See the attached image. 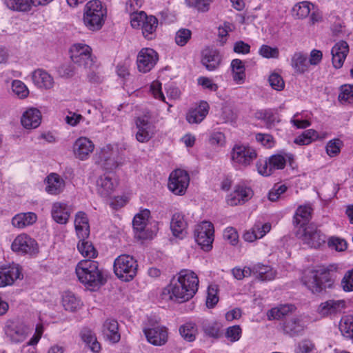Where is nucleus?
<instances>
[{
    "instance_id": "1",
    "label": "nucleus",
    "mask_w": 353,
    "mask_h": 353,
    "mask_svg": "<svg viewBox=\"0 0 353 353\" xmlns=\"http://www.w3.org/2000/svg\"><path fill=\"white\" fill-rule=\"evenodd\" d=\"M199 279L196 274L187 270H181L176 280H173L165 287L162 299L183 303L192 299L198 290Z\"/></svg>"
},
{
    "instance_id": "2",
    "label": "nucleus",
    "mask_w": 353,
    "mask_h": 353,
    "mask_svg": "<svg viewBox=\"0 0 353 353\" xmlns=\"http://www.w3.org/2000/svg\"><path fill=\"white\" fill-rule=\"evenodd\" d=\"M336 265L321 266L304 273L302 277L303 284L313 294L325 292L327 289L334 287L336 279Z\"/></svg>"
},
{
    "instance_id": "3",
    "label": "nucleus",
    "mask_w": 353,
    "mask_h": 353,
    "mask_svg": "<svg viewBox=\"0 0 353 353\" xmlns=\"http://www.w3.org/2000/svg\"><path fill=\"white\" fill-rule=\"evenodd\" d=\"M75 271L79 281L85 285L98 287L105 282L97 261L82 260L77 264Z\"/></svg>"
},
{
    "instance_id": "4",
    "label": "nucleus",
    "mask_w": 353,
    "mask_h": 353,
    "mask_svg": "<svg viewBox=\"0 0 353 353\" xmlns=\"http://www.w3.org/2000/svg\"><path fill=\"white\" fill-rule=\"evenodd\" d=\"M106 9L99 0H92L84 8L83 23L90 30H100L105 21Z\"/></svg>"
},
{
    "instance_id": "5",
    "label": "nucleus",
    "mask_w": 353,
    "mask_h": 353,
    "mask_svg": "<svg viewBox=\"0 0 353 353\" xmlns=\"http://www.w3.org/2000/svg\"><path fill=\"white\" fill-rule=\"evenodd\" d=\"M138 263L131 255L121 254L114 262V272L122 281H132L137 274Z\"/></svg>"
},
{
    "instance_id": "6",
    "label": "nucleus",
    "mask_w": 353,
    "mask_h": 353,
    "mask_svg": "<svg viewBox=\"0 0 353 353\" xmlns=\"http://www.w3.org/2000/svg\"><path fill=\"white\" fill-rule=\"evenodd\" d=\"M299 239L310 248H319L325 243V235L317 227L310 224L305 228H299L296 232Z\"/></svg>"
},
{
    "instance_id": "7",
    "label": "nucleus",
    "mask_w": 353,
    "mask_h": 353,
    "mask_svg": "<svg viewBox=\"0 0 353 353\" xmlns=\"http://www.w3.org/2000/svg\"><path fill=\"white\" fill-rule=\"evenodd\" d=\"M214 232L213 224L210 221H203L196 226L194 239L203 250L209 251L212 248Z\"/></svg>"
},
{
    "instance_id": "8",
    "label": "nucleus",
    "mask_w": 353,
    "mask_h": 353,
    "mask_svg": "<svg viewBox=\"0 0 353 353\" xmlns=\"http://www.w3.org/2000/svg\"><path fill=\"white\" fill-rule=\"evenodd\" d=\"M190 183L188 173L183 170L177 169L171 172L169 177L168 188L176 195H183Z\"/></svg>"
},
{
    "instance_id": "9",
    "label": "nucleus",
    "mask_w": 353,
    "mask_h": 353,
    "mask_svg": "<svg viewBox=\"0 0 353 353\" xmlns=\"http://www.w3.org/2000/svg\"><path fill=\"white\" fill-rule=\"evenodd\" d=\"M232 160L240 165L247 167L257 157L252 148L244 145H235L232 151Z\"/></svg>"
},
{
    "instance_id": "10",
    "label": "nucleus",
    "mask_w": 353,
    "mask_h": 353,
    "mask_svg": "<svg viewBox=\"0 0 353 353\" xmlns=\"http://www.w3.org/2000/svg\"><path fill=\"white\" fill-rule=\"evenodd\" d=\"M137 132L136 139L139 142H148L154 134L155 126L150 121V117L144 114L135 120Z\"/></svg>"
},
{
    "instance_id": "11",
    "label": "nucleus",
    "mask_w": 353,
    "mask_h": 353,
    "mask_svg": "<svg viewBox=\"0 0 353 353\" xmlns=\"http://www.w3.org/2000/svg\"><path fill=\"white\" fill-rule=\"evenodd\" d=\"M158 54L152 48H143L137 56V67L140 72H148L156 64Z\"/></svg>"
},
{
    "instance_id": "12",
    "label": "nucleus",
    "mask_w": 353,
    "mask_h": 353,
    "mask_svg": "<svg viewBox=\"0 0 353 353\" xmlns=\"http://www.w3.org/2000/svg\"><path fill=\"white\" fill-rule=\"evenodd\" d=\"M14 252L22 254H32L37 251V244L33 239L27 234L17 236L12 243Z\"/></svg>"
},
{
    "instance_id": "13",
    "label": "nucleus",
    "mask_w": 353,
    "mask_h": 353,
    "mask_svg": "<svg viewBox=\"0 0 353 353\" xmlns=\"http://www.w3.org/2000/svg\"><path fill=\"white\" fill-rule=\"evenodd\" d=\"M5 332L12 342L21 343L26 338L28 327L19 322L8 321L5 327Z\"/></svg>"
},
{
    "instance_id": "14",
    "label": "nucleus",
    "mask_w": 353,
    "mask_h": 353,
    "mask_svg": "<svg viewBox=\"0 0 353 353\" xmlns=\"http://www.w3.org/2000/svg\"><path fill=\"white\" fill-rule=\"evenodd\" d=\"M94 145L86 137H80L76 140L73 145V152L76 158L83 161L88 158L93 152Z\"/></svg>"
},
{
    "instance_id": "15",
    "label": "nucleus",
    "mask_w": 353,
    "mask_h": 353,
    "mask_svg": "<svg viewBox=\"0 0 353 353\" xmlns=\"http://www.w3.org/2000/svg\"><path fill=\"white\" fill-rule=\"evenodd\" d=\"M72 212L70 205L61 202L53 203L51 214L53 220L59 224H66Z\"/></svg>"
},
{
    "instance_id": "16",
    "label": "nucleus",
    "mask_w": 353,
    "mask_h": 353,
    "mask_svg": "<svg viewBox=\"0 0 353 353\" xmlns=\"http://www.w3.org/2000/svg\"><path fill=\"white\" fill-rule=\"evenodd\" d=\"M253 192L251 188L238 185L233 192H232L227 199V203L231 206L242 204L248 201L252 196Z\"/></svg>"
},
{
    "instance_id": "17",
    "label": "nucleus",
    "mask_w": 353,
    "mask_h": 353,
    "mask_svg": "<svg viewBox=\"0 0 353 353\" xmlns=\"http://www.w3.org/2000/svg\"><path fill=\"white\" fill-rule=\"evenodd\" d=\"M21 270L17 265L12 264L0 268V287L12 285L20 278Z\"/></svg>"
},
{
    "instance_id": "18",
    "label": "nucleus",
    "mask_w": 353,
    "mask_h": 353,
    "mask_svg": "<svg viewBox=\"0 0 353 353\" xmlns=\"http://www.w3.org/2000/svg\"><path fill=\"white\" fill-rule=\"evenodd\" d=\"M349 52V46L346 41H341L336 43L331 50L332 61L335 68H341Z\"/></svg>"
},
{
    "instance_id": "19",
    "label": "nucleus",
    "mask_w": 353,
    "mask_h": 353,
    "mask_svg": "<svg viewBox=\"0 0 353 353\" xmlns=\"http://www.w3.org/2000/svg\"><path fill=\"white\" fill-rule=\"evenodd\" d=\"M144 334L148 341L154 345H164L168 341V331L165 327L145 329Z\"/></svg>"
},
{
    "instance_id": "20",
    "label": "nucleus",
    "mask_w": 353,
    "mask_h": 353,
    "mask_svg": "<svg viewBox=\"0 0 353 353\" xmlns=\"http://www.w3.org/2000/svg\"><path fill=\"white\" fill-rule=\"evenodd\" d=\"M305 325L301 317L294 316L287 319L282 325V330L284 334L290 336H297L304 330Z\"/></svg>"
},
{
    "instance_id": "21",
    "label": "nucleus",
    "mask_w": 353,
    "mask_h": 353,
    "mask_svg": "<svg viewBox=\"0 0 353 353\" xmlns=\"http://www.w3.org/2000/svg\"><path fill=\"white\" fill-rule=\"evenodd\" d=\"M46 191L50 194L57 195L61 193L65 186L64 179L57 173L50 174L45 179Z\"/></svg>"
},
{
    "instance_id": "22",
    "label": "nucleus",
    "mask_w": 353,
    "mask_h": 353,
    "mask_svg": "<svg viewBox=\"0 0 353 353\" xmlns=\"http://www.w3.org/2000/svg\"><path fill=\"white\" fill-rule=\"evenodd\" d=\"M187 226L188 223L183 214L176 212L172 215L170 221V229L174 236L181 239H183L187 234Z\"/></svg>"
},
{
    "instance_id": "23",
    "label": "nucleus",
    "mask_w": 353,
    "mask_h": 353,
    "mask_svg": "<svg viewBox=\"0 0 353 353\" xmlns=\"http://www.w3.org/2000/svg\"><path fill=\"white\" fill-rule=\"evenodd\" d=\"M221 56L219 51L213 49H205L202 53L201 63L209 71L216 70L220 65Z\"/></svg>"
},
{
    "instance_id": "24",
    "label": "nucleus",
    "mask_w": 353,
    "mask_h": 353,
    "mask_svg": "<svg viewBox=\"0 0 353 353\" xmlns=\"http://www.w3.org/2000/svg\"><path fill=\"white\" fill-rule=\"evenodd\" d=\"M32 79L37 88L46 90L52 88L54 83L53 77L42 69L34 70L32 74Z\"/></svg>"
},
{
    "instance_id": "25",
    "label": "nucleus",
    "mask_w": 353,
    "mask_h": 353,
    "mask_svg": "<svg viewBox=\"0 0 353 353\" xmlns=\"http://www.w3.org/2000/svg\"><path fill=\"white\" fill-rule=\"evenodd\" d=\"M74 227L79 239H84L89 236L90 225L88 218L84 212L79 211L75 215Z\"/></svg>"
},
{
    "instance_id": "26",
    "label": "nucleus",
    "mask_w": 353,
    "mask_h": 353,
    "mask_svg": "<svg viewBox=\"0 0 353 353\" xmlns=\"http://www.w3.org/2000/svg\"><path fill=\"white\" fill-rule=\"evenodd\" d=\"M345 307V302L343 300L330 299L321 303L318 307V312L323 316L341 312Z\"/></svg>"
},
{
    "instance_id": "27",
    "label": "nucleus",
    "mask_w": 353,
    "mask_h": 353,
    "mask_svg": "<svg viewBox=\"0 0 353 353\" xmlns=\"http://www.w3.org/2000/svg\"><path fill=\"white\" fill-rule=\"evenodd\" d=\"M41 120L40 111L37 108H30L23 113L21 122L24 128L31 129L37 128L41 123Z\"/></svg>"
},
{
    "instance_id": "28",
    "label": "nucleus",
    "mask_w": 353,
    "mask_h": 353,
    "mask_svg": "<svg viewBox=\"0 0 353 353\" xmlns=\"http://www.w3.org/2000/svg\"><path fill=\"white\" fill-rule=\"evenodd\" d=\"M97 183V192L103 197L110 196L117 185L112 177L107 174L101 176Z\"/></svg>"
},
{
    "instance_id": "29",
    "label": "nucleus",
    "mask_w": 353,
    "mask_h": 353,
    "mask_svg": "<svg viewBox=\"0 0 353 353\" xmlns=\"http://www.w3.org/2000/svg\"><path fill=\"white\" fill-rule=\"evenodd\" d=\"M159 21L154 15H146L145 21L141 26L142 34L148 40H152L156 37V32Z\"/></svg>"
},
{
    "instance_id": "30",
    "label": "nucleus",
    "mask_w": 353,
    "mask_h": 353,
    "mask_svg": "<svg viewBox=\"0 0 353 353\" xmlns=\"http://www.w3.org/2000/svg\"><path fill=\"white\" fill-rule=\"evenodd\" d=\"M102 332L104 336L113 343L120 340L119 324L114 319H107L103 325Z\"/></svg>"
},
{
    "instance_id": "31",
    "label": "nucleus",
    "mask_w": 353,
    "mask_h": 353,
    "mask_svg": "<svg viewBox=\"0 0 353 353\" xmlns=\"http://www.w3.org/2000/svg\"><path fill=\"white\" fill-rule=\"evenodd\" d=\"M209 105L207 102H202L199 106L190 110L187 114L186 119L190 123H199L201 122L208 113Z\"/></svg>"
},
{
    "instance_id": "32",
    "label": "nucleus",
    "mask_w": 353,
    "mask_h": 353,
    "mask_svg": "<svg viewBox=\"0 0 353 353\" xmlns=\"http://www.w3.org/2000/svg\"><path fill=\"white\" fill-rule=\"evenodd\" d=\"M291 65L295 72L298 74L305 73L309 68L307 54L301 52H295L291 59Z\"/></svg>"
},
{
    "instance_id": "33",
    "label": "nucleus",
    "mask_w": 353,
    "mask_h": 353,
    "mask_svg": "<svg viewBox=\"0 0 353 353\" xmlns=\"http://www.w3.org/2000/svg\"><path fill=\"white\" fill-rule=\"evenodd\" d=\"M312 208L308 205H301L296 210L294 216V224L300 225V228H304L303 226L309 222L312 217Z\"/></svg>"
},
{
    "instance_id": "34",
    "label": "nucleus",
    "mask_w": 353,
    "mask_h": 353,
    "mask_svg": "<svg viewBox=\"0 0 353 353\" xmlns=\"http://www.w3.org/2000/svg\"><path fill=\"white\" fill-rule=\"evenodd\" d=\"M37 215L33 212L20 213L15 215L12 220L14 227L23 228L36 222Z\"/></svg>"
},
{
    "instance_id": "35",
    "label": "nucleus",
    "mask_w": 353,
    "mask_h": 353,
    "mask_svg": "<svg viewBox=\"0 0 353 353\" xmlns=\"http://www.w3.org/2000/svg\"><path fill=\"white\" fill-rule=\"evenodd\" d=\"M254 274L262 281H272L276 276V272L270 266L258 263L254 265Z\"/></svg>"
},
{
    "instance_id": "36",
    "label": "nucleus",
    "mask_w": 353,
    "mask_h": 353,
    "mask_svg": "<svg viewBox=\"0 0 353 353\" xmlns=\"http://www.w3.org/2000/svg\"><path fill=\"white\" fill-rule=\"evenodd\" d=\"M231 69L233 80L236 83H243L245 79V68L243 62L239 59H233L231 62Z\"/></svg>"
},
{
    "instance_id": "37",
    "label": "nucleus",
    "mask_w": 353,
    "mask_h": 353,
    "mask_svg": "<svg viewBox=\"0 0 353 353\" xmlns=\"http://www.w3.org/2000/svg\"><path fill=\"white\" fill-rule=\"evenodd\" d=\"M296 307L292 304H283L280 305L276 307H274L269 310L268 312V319H280L290 313L295 311Z\"/></svg>"
},
{
    "instance_id": "38",
    "label": "nucleus",
    "mask_w": 353,
    "mask_h": 353,
    "mask_svg": "<svg viewBox=\"0 0 353 353\" xmlns=\"http://www.w3.org/2000/svg\"><path fill=\"white\" fill-rule=\"evenodd\" d=\"M314 8V6L309 1L297 3L292 8V15L296 19H305Z\"/></svg>"
},
{
    "instance_id": "39",
    "label": "nucleus",
    "mask_w": 353,
    "mask_h": 353,
    "mask_svg": "<svg viewBox=\"0 0 353 353\" xmlns=\"http://www.w3.org/2000/svg\"><path fill=\"white\" fill-rule=\"evenodd\" d=\"M150 215V212L148 209L143 210L140 213L136 214L132 221L134 230L140 233L143 232L147 225Z\"/></svg>"
},
{
    "instance_id": "40",
    "label": "nucleus",
    "mask_w": 353,
    "mask_h": 353,
    "mask_svg": "<svg viewBox=\"0 0 353 353\" xmlns=\"http://www.w3.org/2000/svg\"><path fill=\"white\" fill-rule=\"evenodd\" d=\"M81 336L93 352L97 353L100 351V343L97 341L95 334L90 330L83 329L81 331Z\"/></svg>"
},
{
    "instance_id": "41",
    "label": "nucleus",
    "mask_w": 353,
    "mask_h": 353,
    "mask_svg": "<svg viewBox=\"0 0 353 353\" xmlns=\"http://www.w3.org/2000/svg\"><path fill=\"white\" fill-rule=\"evenodd\" d=\"M62 304L65 310L74 312L80 308L81 302L74 294L68 292L63 296Z\"/></svg>"
},
{
    "instance_id": "42",
    "label": "nucleus",
    "mask_w": 353,
    "mask_h": 353,
    "mask_svg": "<svg viewBox=\"0 0 353 353\" xmlns=\"http://www.w3.org/2000/svg\"><path fill=\"white\" fill-rule=\"evenodd\" d=\"M77 248L84 257L88 259V260H90V259L95 258L97 256V251L92 243L85 241V239L79 240Z\"/></svg>"
},
{
    "instance_id": "43",
    "label": "nucleus",
    "mask_w": 353,
    "mask_h": 353,
    "mask_svg": "<svg viewBox=\"0 0 353 353\" xmlns=\"http://www.w3.org/2000/svg\"><path fill=\"white\" fill-rule=\"evenodd\" d=\"M91 48L85 44L77 43L70 48V58L72 61H79V58L85 57L91 51Z\"/></svg>"
},
{
    "instance_id": "44",
    "label": "nucleus",
    "mask_w": 353,
    "mask_h": 353,
    "mask_svg": "<svg viewBox=\"0 0 353 353\" xmlns=\"http://www.w3.org/2000/svg\"><path fill=\"white\" fill-rule=\"evenodd\" d=\"M5 3L10 9L21 12L30 10L33 6L31 0H5Z\"/></svg>"
},
{
    "instance_id": "45",
    "label": "nucleus",
    "mask_w": 353,
    "mask_h": 353,
    "mask_svg": "<svg viewBox=\"0 0 353 353\" xmlns=\"http://www.w3.org/2000/svg\"><path fill=\"white\" fill-rule=\"evenodd\" d=\"M342 334L347 338H353V316L347 315L343 317L339 324Z\"/></svg>"
},
{
    "instance_id": "46",
    "label": "nucleus",
    "mask_w": 353,
    "mask_h": 353,
    "mask_svg": "<svg viewBox=\"0 0 353 353\" xmlns=\"http://www.w3.org/2000/svg\"><path fill=\"white\" fill-rule=\"evenodd\" d=\"M292 154L286 155V157L277 154L270 156L269 159V163L271 165V168H272L273 172H274L276 170H282L285 168L286 162H287V157L289 160L292 159Z\"/></svg>"
},
{
    "instance_id": "47",
    "label": "nucleus",
    "mask_w": 353,
    "mask_h": 353,
    "mask_svg": "<svg viewBox=\"0 0 353 353\" xmlns=\"http://www.w3.org/2000/svg\"><path fill=\"white\" fill-rule=\"evenodd\" d=\"M181 336L188 341L192 342L195 340L196 328L195 324L188 323L181 325L179 328Z\"/></svg>"
},
{
    "instance_id": "48",
    "label": "nucleus",
    "mask_w": 353,
    "mask_h": 353,
    "mask_svg": "<svg viewBox=\"0 0 353 353\" xmlns=\"http://www.w3.org/2000/svg\"><path fill=\"white\" fill-rule=\"evenodd\" d=\"M317 138V132L313 129H310L305 130L301 135L296 137L294 140V143L299 145H308L312 141L316 140Z\"/></svg>"
},
{
    "instance_id": "49",
    "label": "nucleus",
    "mask_w": 353,
    "mask_h": 353,
    "mask_svg": "<svg viewBox=\"0 0 353 353\" xmlns=\"http://www.w3.org/2000/svg\"><path fill=\"white\" fill-rule=\"evenodd\" d=\"M12 88L13 92L21 99L27 97L29 94V90L26 85L19 80L13 81Z\"/></svg>"
},
{
    "instance_id": "50",
    "label": "nucleus",
    "mask_w": 353,
    "mask_h": 353,
    "mask_svg": "<svg viewBox=\"0 0 353 353\" xmlns=\"http://www.w3.org/2000/svg\"><path fill=\"white\" fill-rule=\"evenodd\" d=\"M339 100L342 103H353V87L351 85L341 86Z\"/></svg>"
},
{
    "instance_id": "51",
    "label": "nucleus",
    "mask_w": 353,
    "mask_h": 353,
    "mask_svg": "<svg viewBox=\"0 0 353 353\" xmlns=\"http://www.w3.org/2000/svg\"><path fill=\"white\" fill-rule=\"evenodd\" d=\"M214 0H185L190 7L196 8L200 12H207L209 10L210 4Z\"/></svg>"
},
{
    "instance_id": "52",
    "label": "nucleus",
    "mask_w": 353,
    "mask_h": 353,
    "mask_svg": "<svg viewBox=\"0 0 353 353\" xmlns=\"http://www.w3.org/2000/svg\"><path fill=\"white\" fill-rule=\"evenodd\" d=\"M192 32L190 30L182 28L178 30L175 36V41L178 46H183L191 38Z\"/></svg>"
},
{
    "instance_id": "53",
    "label": "nucleus",
    "mask_w": 353,
    "mask_h": 353,
    "mask_svg": "<svg viewBox=\"0 0 353 353\" xmlns=\"http://www.w3.org/2000/svg\"><path fill=\"white\" fill-rule=\"evenodd\" d=\"M219 297L217 296V288L216 285H210L208 289V296L206 299V306L208 308H212L218 303Z\"/></svg>"
},
{
    "instance_id": "54",
    "label": "nucleus",
    "mask_w": 353,
    "mask_h": 353,
    "mask_svg": "<svg viewBox=\"0 0 353 353\" xmlns=\"http://www.w3.org/2000/svg\"><path fill=\"white\" fill-rule=\"evenodd\" d=\"M254 232L257 239L263 237L271 230V224L269 223H262L261 222H256L252 228Z\"/></svg>"
},
{
    "instance_id": "55",
    "label": "nucleus",
    "mask_w": 353,
    "mask_h": 353,
    "mask_svg": "<svg viewBox=\"0 0 353 353\" xmlns=\"http://www.w3.org/2000/svg\"><path fill=\"white\" fill-rule=\"evenodd\" d=\"M342 141L339 139H333L330 141L326 145V152L330 157L336 156L341 150Z\"/></svg>"
},
{
    "instance_id": "56",
    "label": "nucleus",
    "mask_w": 353,
    "mask_h": 353,
    "mask_svg": "<svg viewBox=\"0 0 353 353\" xmlns=\"http://www.w3.org/2000/svg\"><path fill=\"white\" fill-rule=\"evenodd\" d=\"M327 244L330 248L334 249L338 252L344 251L347 248L346 241L339 237H330L327 241Z\"/></svg>"
},
{
    "instance_id": "57",
    "label": "nucleus",
    "mask_w": 353,
    "mask_h": 353,
    "mask_svg": "<svg viewBox=\"0 0 353 353\" xmlns=\"http://www.w3.org/2000/svg\"><path fill=\"white\" fill-rule=\"evenodd\" d=\"M341 285L345 292L353 291V268L345 272Z\"/></svg>"
},
{
    "instance_id": "58",
    "label": "nucleus",
    "mask_w": 353,
    "mask_h": 353,
    "mask_svg": "<svg viewBox=\"0 0 353 353\" xmlns=\"http://www.w3.org/2000/svg\"><path fill=\"white\" fill-rule=\"evenodd\" d=\"M259 53L263 57L278 58L279 56V50L277 48H272L268 45H263L259 49Z\"/></svg>"
},
{
    "instance_id": "59",
    "label": "nucleus",
    "mask_w": 353,
    "mask_h": 353,
    "mask_svg": "<svg viewBox=\"0 0 353 353\" xmlns=\"http://www.w3.org/2000/svg\"><path fill=\"white\" fill-rule=\"evenodd\" d=\"M269 83L271 87L278 91L283 90L285 83L281 75L277 73H272L269 77Z\"/></svg>"
},
{
    "instance_id": "60",
    "label": "nucleus",
    "mask_w": 353,
    "mask_h": 353,
    "mask_svg": "<svg viewBox=\"0 0 353 353\" xmlns=\"http://www.w3.org/2000/svg\"><path fill=\"white\" fill-rule=\"evenodd\" d=\"M256 168L259 174L262 176H268L271 175L274 172L269 163V159L267 160H259L256 163Z\"/></svg>"
},
{
    "instance_id": "61",
    "label": "nucleus",
    "mask_w": 353,
    "mask_h": 353,
    "mask_svg": "<svg viewBox=\"0 0 353 353\" xmlns=\"http://www.w3.org/2000/svg\"><path fill=\"white\" fill-rule=\"evenodd\" d=\"M101 164L103 168L108 171H112L119 165L114 157H106L105 154L101 157Z\"/></svg>"
},
{
    "instance_id": "62",
    "label": "nucleus",
    "mask_w": 353,
    "mask_h": 353,
    "mask_svg": "<svg viewBox=\"0 0 353 353\" xmlns=\"http://www.w3.org/2000/svg\"><path fill=\"white\" fill-rule=\"evenodd\" d=\"M241 336V328L239 325L229 327L225 332V336L232 342L239 340Z\"/></svg>"
},
{
    "instance_id": "63",
    "label": "nucleus",
    "mask_w": 353,
    "mask_h": 353,
    "mask_svg": "<svg viewBox=\"0 0 353 353\" xmlns=\"http://www.w3.org/2000/svg\"><path fill=\"white\" fill-rule=\"evenodd\" d=\"M223 238L228 241L229 243L234 245L238 243L239 235L235 228L230 227L227 228L223 232Z\"/></svg>"
},
{
    "instance_id": "64",
    "label": "nucleus",
    "mask_w": 353,
    "mask_h": 353,
    "mask_svg": "<svg viewBox=\"0 0 353 353\" xmlns=\"http://www.w3.org/2000/svg\"><path fill=\"white\" fill-rule=\"evenodd\" d=\"M288 188L285 185H274V188L269 192L268 199L271 201H276L279 199L280 196L285 192Z\"/></svg>"
}]
</instances>
